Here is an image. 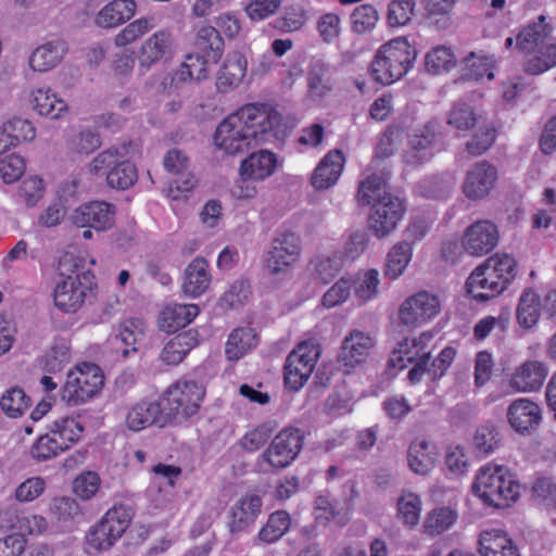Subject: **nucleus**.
Returning <instances> with one entry per match:
<instances>
[{
	"mask_svg": "<svg viewBox=\"0 0 556 556\" xmlns=\"http://www.w3.org/2000/svg\"><path fill=\"white\" fill-rule=\"evenodd\" d=\"M291 526L290 515L285 510H277L269 515L266 525H264L257 534V540L271 544L280 540Z\"/></svg>",
	"mask_w": 556,
	"mask_h": 556,
	"instance_id": "nucleus-46",
	"label": "nucleus"
},
{
	"mask_svg": "<svg viewBox=\"0 0 556 556\" xmlns=\"http://www.w3.org/2000/svg\"><path fill=\"white\" fill-rule=\"evenodd\" d=\"M33 109L40 115L61 118L67 112V103L50 87H38L30 93Z\"/></svg>",
	"mask_w": 556,
	"mask_h": 556,
	"instance_id": "nucleus-36",
	"label": "nucleus"
},
{
	"mask_svg": "<svg viewBox=\"0 0 556 556\" xmlns=\"http://www.w3.org/2000/svg\"><path fill=\"white\" fill-rule=\"evenodd\" d=\"M134 150L135 147L129 143L102 151L91 161L89 172L105 176L110 187L125 190L137 180V168L130 161Z\"/></svg>",
	"mask_w": 556,
	"mask_h": 556,
	"instance_id": "nucleus-4",
	"label": "nucleus"
},
{
	"mask_svg": "<svg viewBox=\"0 0 556 556\" xmlns=\"http://www.w3.org/2000/svg\"><path fill=\"white\" fill-rule=\"evenodd\" d=\"M3 134H8L10 147L18 142L31 141L36 137V128L29 119L23 117H12L4 123L1 129Z\"/></svg>",
	"mask_w": 556,
	"mask_h": 556,
	"instance_id": "nucleus-53",
	"label": "nucleus"
},
{
	"mask_svg": "<svg viewBox=\"0 0 556 556\" xmlns=\"http://www.w3.org/2000/svg\"><path fill=\"white\" fill-rule=\"evenodd\" d=\"M441 311V301L434 293L418 291L400 305L397 318L406 327H421L434 319Z\"/></svg>",
	"mask_w": 556,
	"mask_h": 556,
	"instance_id": "nucleus-14",
	"label": "nucleus"
},
{
	"mask_svg": "<svg viewBox=\"0 0 556 556\" xmlns=\"http://www.w3.org/2000/svg\"><path fill=\"white\" fill-rule=\"evenodd\" d=\"M45 192L46 185L43 179L38 175H31L21 182L17 195L26 206L34 207L43 198Z\"/></svg>",
	"mask_w": 556,
	"mask_h": 556,
	"instance_id": "nucleus-57",
	"label": "nucleus"
},
{
	"mask_svg": "<svg viewBox=\"0 0 556 556\" xmlns=\"http://www.w3.org/2000/svg\"><path fill=\"white\" fill-rule=\"evenodd\" d=\"M543 313L542 300L533 289L522 291L517 306V321L520 327L531 329Z\"/></svg>",
	"mask_w": 556,
	"mask_h": 556,
	"instance_id": "nucleus-41",
	"label": "nucleus"
},
{
	"mask_svg": "<svg viewBox=\"0 0 556 556\" xmlns=\"http://www.w3.org/2000/svg\"><path fill=\"white\" fill-rule=\"evenodd\" d=\"M437 123H429L422 131L409 138V150L406 151L405 160L408 164H420L430 160L439 150L434 128Z\"/></svg>",
	"mask_w": 556,
	"mask_h": 556,
	"instance_id": "nucleus-25",
	"label": "nucleus"
},
{
	"mask_svg": "<svg viewBox=\"0 0 556 556\" xmlns=\"http://www.w3.org/2000/svg\"><path fill=\"white\" fill-rule=\"evenodd\" d=\"M7 528L15 535H38L48 528L47 520L40 515L25 514L18 510L8 513Z\"/></svg>",
	"mask_w": 556,
	"mask_h": 556,
	"instance_id": "nucleus-39",
	"label": "nucleus"
},
{
	"mask_svg": "<svg viewBox=\"0 0 556 556\" xmlns=\"http://www.w3.org/2000/svg\"><path fill=\"white\" fill-rule=\"evenodd\" d=\"M478 544L481 556H519L513 540L501 529L481 531Z\"/></svg>",
	"mask_w": 556,
	"mask_h": 556,
	"instance_id": "nucleus-30",
	"label": "nucleus"
},
{
	"mask_svg": "<svg viewBox=\"0 0 556 556\" xmlns=\"http://www.w3.org/2000/svg\"><path fill=\"white\" fill-rule=\"evenodd\" d=\"M345 157L340 150H330L319 161L312 173L311 185L317 191L333 187L344 168Z\"/></svg>",
	"mask_w": 556,
	"mask_h": 556,
	"instance_id": "nucleus-23",
	"label": "nucleus"
},
{
	"mask_svg": "<svg viewBox=\"0 0 556 556\" xmlns=\"http://www.w3.org/2000/svg\"><path fill=\"white\" fill-rule=\"evenodd\" d=\"M498 231L489 220L471 224L464 232L462 248L469 255L482 256L490 253L497 244Z\"/></svg>",
	"mask_w": 556,
	"mask_h": 556,
	"instance_id": "nucleus-19",
	"label": "nucleus"
},
{
	"mask_svg": "<svg viewBox=\"0 0 556 556\" xmlns=\"http://www.w3.org/2000/svg\"><path fill=\"white\" fill-rule=\"evenodd\" d=\"M526 56V71L533 75L542 74L556 65V43L546 42Z\"/></svg>",
	"mask_w": 556,
	"mask_h": 556,
	"instance_id": "nucleus-45",
	"label": "nucleus"
},
{
	"mask_svg": "<svg viewBox=\"0 0 556 556\" xmlns=\"http://www.w3.org/2000/svg\"><path fill=\"white\" fill-rule=\"evenodd\" d=\"M29 399L23 389L10 388L0 399V407L9 417H20L28 408Z\"/></svg>",
	"mask_w": 556,
	"mask_h": 556,
	"instance_id": "nucleus-55",
	"label": "nucleus"
},
{
	"mask_svg": "<svg viewBox=\"0 0 556 556\" xmlns=\"http://www.w3.org/2000/svg\"><path fill=\"white\" fill-rule=\"evenodd\" d=\"M247 70V58L240 52L230 53L217 74V90L227 93L237 88L245 77Z\"/></svg>",
	"mask_w": 556,
	"mask_h": 556,
	"instance_id": "nucleus-29",
	"label": "nucleus"
},
{
	"mask_svg": "<svg viewBox=\"0 0 556 556\" xmlns=\"http://www.w3.org/2000/svg\"><path fill=\"white\" fill-rule=\"evenodd\" d=\"M432 339V332L424 331L417 337L401 340L389 356V367L402 370L408 364L430 358L429 345Z\"/></svg>",
	"mask_w": 556,
	"mask_h": 556,
	"instance_id": "nucleus-16",
	"label": "nucleus"
},
{
	"mask_svg": "<svg viewBox=\"0 0 556 556\" xmlns=\"http://www.w3.org/2000/svg\"><path fill=\"white\" fill-rule=\"evenodd\" d=\"M134 0H113L104 5L96 15L94 23L102 28H112L129 21L136 13Z\"/></svg>",
	"mask_w": 556,
	"mask_h": 556,
	"instance_id": "nucleus-35",
	"label": "nucleus"
},
{
	"mask_svg": "<svg viewBox=\"0 0 556 556\" xmlns=\"http://www.w3.org/2000/svg\"><path fill=\"white\" fill-rule=\"evenodd\" d=\"M163 416L162 404L152 401H142L132 405L125 417V425L128 430L138 432L153 424L163 426L166 422Z\"/></svg>",
	"mask_w": 556,
	"mask_h": 556,
	"instance_id": "nucleus-24",
	"label": "nucleus"
},
{
	"mask_svg": "<svg viewBox=\"0 0 556 556\" xmlns=\"http://www.w3.org/2000/svg\"><path fill=\"white\" fill-rule=\"evenodd\" d=\"M210 283L211 274L207 262L204 258H194L185 269L184 292L191 298H198L207 290Z\"/></svg>",
	"mask_w": 556,
	"mask_h": 556,
	"instance_id": "nucleus-37",
	"label": "nucleus"
},
{
	"mask_svg": "<svg viewBox=\"0 0 556 556\" xmlns=\"http://www.w3.org/2000/svg\"><path fill=\"white\" fill-rule=\"evenodd\" d=\"M517 263L506 253L486 258L469 275L466 289L472 299L485 302L505 291L516 276Z\"/></svg>",
	"mask_w": 556,
	"mask_h": 556,
	"instance_id": "nucleus-3",
	"label": "nucleus"
},
{
	"mask_svg": "<svg viewBox=\"0 0 556 556\" xmlns=\"http://www.w3.org/2000/svg\"><path fill=\"white\" fill-rule=\"evenodd\" d=\"M553 26L545 15H540L536 21L526 25L517 36V47L525 54L533 52L540 46L546 43L552 35Z\"/></svg>",
	"mask_w": 556,
	"mask_h": 556,
	"instance_id": "nucleus-33",
	"label": "nucleus"
},
{
	"mask_svg": "<svg viewBox=\"0 0 556 556\" xmlns=\"http://www.w3.org/2000/svg\"><path fill=\"white\" fill-rule=\"evenodd\" d=\"M548 374L546 365L540 361L528 359L519 364L509 376V387L515 392L530 393L539 391Z\"/></svg>",
	"mask_w": 556,
	"mask_h": 556,
	"instance_id": "nucleus-20",
	"label": "nucleus"
},
{
	"mask_svg": "<svg viewBox=\"0 0 556 556\" xmlns=\"http://www.w3.org/2000/svg\"><path fill=\"white\" fill-rule=\"evenodd\" d=\"M375 159L371 166L366 168L358 181L355 199L357 204L368 213L369 228L378 238L382 233V174L380 170H374V166L378 164Z\"/></svg>",
	"mask_w": 556,
	"mask_h": 556,
	"instance_id": "nucleus-9",
	"label": "nucleus"
},
{
	"mask_svg": "<svg viewBox=\"0 0 556 556\" xmlns=\"http://www.w3.org/2000/svg\"><path fill=\"white\" fill-rule=\"evenodd\" d=\"M275 427L270 422L261 424L249 430L240 440L241 447L250 453L258 451L269 440Z\"/></svg>",
	"mask_w": 556,
	"mask_h": 556,
	"instance_id": "nucleus-61",
	"label": "nucleus"
},
{
	"mask_svg": "<svg viewBox=\"0 0 556 556\" xmlns=\"http://www.w3.org/2000/svg\"><path fill=\"white\" fill-rule=\"evenodd\" d=\"M458 518L456 509L450 506H439L425 518L424 528L431 535L441 534L451 529Z\"/></svg>",
	"mask_w": 556,
	"mask_h": 556,
	"instance_id": "nucleus-47",
	"label": "nucleus"
},
{
	"mask_svg": "<svg viewBox=\"0 0 556 556\" xmlns=\"http://www.w3.org/2000/svg\"><path fill=\"white\" fill-rule=\"evenodd\" d=\"M413 249L407 242L395 244L388 253L384 275L392 279L400 277L410 262Z\"/></svg>",
	"mask_w": 556,
	"mask_h": 556,
	"instance_id": "nucleus-51",
	"label": "nucleus"
},
{
	"mask_svg": "<svg viewBox=\"0 0 556 556\" xmlns=\"http://www.w3.org/2000/svg\"><path fill=\"white\" fill-rule=\"evenodd\" d=\"M132 519V511L126 505L111 507L102 518L88 530L85 548L88 554L110 549L126 532Z\"/></svg>",
	"mask_w": 556,
	"mask_h": 556,
	"instance_id": "nucleus-5",
	"label": "nucleus"
},
{
	"mask_svg": "<svg viewBox=\"0 0 556 556\" xmlns=\"http://www.w3.org/2000/svg\"><path fill=\"white\" fill-rule=\"evenodd\" d=\"M397 515L404 525L415 527L419 523L421 500L413 492H403L397 500Z\"/></svg>",
	"mask_w": 556,
	"mask_h": 556,
	"instance_id": "nucleus-52",
	"label": "nucleus"
},
{
	"mask_svg": "<svg viewBox=\"0 0 556 556\" xmlns=\"http://www.w3.org/2000/svg\"><path fill=\"white\" fill-rule=\"evenodd\" d=\"M320 356V346L314 339L304 340L290 352L285 365V383L298 391L311 377Z\"/></svg>",
	"mask_w": 556,
	"mask_h": 556,
	"instance_id": "nucleus-10",
	"label": "nucleus"
},
{
	"mask_svg": "<svg viewBox=\"0 0 556 556\" xmlns=\"http://www.w3.org/2000/svg\"><path fill=\"white\" fill-rule=\"evenodd\" d=\"M300 255L299 236L291 231H278L264 256V270L273 278H289Z\"/></svg>",
	"mask_w": 556,
	"mask_h": 556,
	"instance_id": "nucleus-7",
	"label": "nucleus"
},
{
	"mask_svg": "<svg viewBox=\"0 0 556 556\" xmlns=\"http://www.w3.org/2000/svg\"><path fill=\"white\" fill-rule=\"evenodd\" d=\"M204 394L203 386L195 381H177L168 388L162 401L164 408L167 409L166 418L179 416L187 418L195 415Z\"/></svg>",
	"mask_w": 556,
	"mask_h": 556,
	"instance_id": "nucleus-11",
	"label": "nucleus"
},
{
	"mask_svg": "<svg viewBox=\"0 0 556 556\" xmlns=\"http://www.w3.org/2000/svg\"><path fill=\"white\" fill-rule=\"evenodd\" d=\"M66 45L62 40H52L37 47L28 58V65L34 72H48L64 58Z\"/></svg>",
	"mask_w": 556,
	"mask_h": 556,
	"instance_id": "nucleus-32",
	"label": "nucleus"
},
{
	"mask_svg": "<svg viewBox=\"0 0 556 556\" xmlns=\"http://www.w3.org/2000/svg\"><path fill=\"white\" fill-rule=\"evenodd\" d=\"M351 20L353 30L363 34L371 30L376 26L379 21V14L374 7L362 4L353 11Z\"/></svg>",
	"mask_w": 556,
	"mask_h": 556,
	"instance_id": "nucleus-62",
	"label": "nucleus"
},
{
	"mask_svg": "<svg viewBox=\"0 0 556 556\" xmlns=\"http://www.w3.org/2000/svg\"><path fill=\"white\" fill-rule=\"evenodd\" d=\"M303 435L298 429H283L258 456L256 467L262 472L280 470L290 466L300 454Z\"/></svg>",
	"mask_w": 556,
	"mask_h": 556,
	"instance_id": "nucleus-8",
	"label": "nucleus"
},
{
	"mask_svg": "<svg viewBox=\"0 0 556 556\" xmlns=\"http://www.w3.org/2000/svg\"><path fill=\"white\" fill-rule=\"evenodd\" d=\"M155 26L156 21L153 16H141L134 20L116 34L114 45L117 48H126L137 42Z\"/></svg>",
	"mask_w": 556,
	"mask_h": 556,
	"instance_id": "nucleus-44",
	"label": "nucleus"
},
{
	"mask_svg": "<svg viewBox=\"0 0 556 556\" xmlns=\"http://www.w3.org/2000/svg\"><path fill=\"white\" fill-rule=\"evenodd\" d=\"M147 324L142 318H126L106 340V349L116 361H125L137 354L143 341Z\"/></svg>",
	"mask_w": 556,
	"mask_h": 556,
	"instance_id": "nucleus-13",
	"label": "nucleus"
},
{
	"mask_svg": "<svg viewBox=\"0 0 556 556\" xmlns=\"http://www.w3.org/2000/svg\"><path fill=\"white\" fill-rule=\"evenodd\" d=\"M278 160L275 153L268 150L254 152L240 164V176L264 180L271 176L277 168Z\"/></svg>",
	"mask_w": 556,
	"mask_h": 556,
	"instance_id": "nucleus-31",
	"label": "nucleus"
},
{
	"mask_svg": "<svg viewBox=\"0 0 556 556\" xmlns=\"http://www.w3.org/2000/svg\"><path fill=\"white\" fill-rule=\"evenodd\" d=\"M262 505V498L255 494L240 498L230 510V532H241L251 527L261 514Z\"/></svg>",
	"mask_w": 556,
	"mask_h": 556,
	"instance_id": "nucleus-27",
	"label": "nucleus"
},
{
	"mask_svg": "<svg viewBox=\"0 0 556 556\" xmlns=\"http://www.w3.org/2000/svg\"><path fill=\"white\" fill-rule=\"evenodd\" d=\"M25 169V160L20 154L11 153L0 159V176L5 184L18 180Z\"/></svg>",
	"mask_w": 556,
	"mask_h": 556,
	"instance_id": "nucleus-63",
	"label": "nucleus"
},
{
	"mask_svg": "<svg viewBox=\"0 0 556 556\" xmlns=\"http://www.w3.org/2000/svg\"><path fill=\"white\" fill-rule=\"evenodd\" d=\"M456 65V58L451 48L437 46L425 56V68L428 73L439 75L450 72Z\"/></svg>",
	"mask_w": 556,
	"mask_h": 556,
	"instance_id": "nucleus-48",
	"label": "nucleus"
},
{
	"mask_svg": "<svg viewBox=\"0 0 556 556\" xmlns=\"http://www.w3.org/2000/svg\"><path fill=\"white\" fill-rule=\"evenodd\" d=\"M493 65V58L470 53V55L464 60V76L466 79L480 80L486 77L491 80L494 77Z\"/></svg>",
	"mask_w": 556,
	"mask_h": 556,
	"instance_id": "nucleus-54",
	"label": "nucleus"
},
{
	"mask_svg": "<svg viewBox=\"0 0 556 556\" xmlns=\"http://www.w3.org/2000/svg\"><path fill=\"white\" fill-rule=\"evenodd\" d=\"M496 179V168L488 162H479L468 170L463 192L470 200L483 199L494 188Z\"/></svg>",
	"mask_w": 556,
	"mask_h": 556,
	"instance_id": "nucleus-22",
	"label": "nucleus"
},
{
	"mask_svg": "<svg viewBox=\"0 0 556 556\" xmlns=\"http://www.w3.org/2000/svg\"><path fill=\"white\" fill-rule=\"evenodd\" d=\"M471 491L483 505L502 509L517 502L520 484L508 467L490 462L477 470Z\"/></svg>",
	"mask_w": 556,
	"mask_h": 556,
	"instance_id": "nucleus-2",
	"label": "nucleus"
},
{
	"mask_svg": "<svg viewBox=\"0 0 556 556\" xmlns=\"http://www.w3.org/2000/svg\"><path fill=\"white\" fill-rule=\"evenodd\" d=\"M67 450L62 442L53 435L51 429L40 435L30 448V455L34 459L43 462L52 459Z\"/></svg>",
	"mask_w": 556,
	"mask_h": 556,
	"instance_id": "nucleus-50",
	"label": "nucleus"
},
{
	"mask_svg": "<svg viewBox=\"0 0 556 556\" xmlns=\"http://www.w3.org/2000/svg\"><path fill=\"white\" fill-rule=\"evenodd\" d=\"M258 338L254 329L242 327L235 329L228 337L225 353L229 361H238L256 348Z\"/></svg>",
	"mask_w": 556,
	"mask_h": 556,
	"instance_id": "nucleus-42",
	"label": "nucleus"
},
{
	"mask_svg": "<svg viewBox=\"0 0 556 556\" xmlns=\"http://www.w3.org/2000/svg\"><path fill=\"white\" fill-rule=\"evenodd\" d=\"M372 345V339L369 336L354 331L343 341L340 359L345 366H354L363 361Z\"/></svg>",
	"mask_w": 556,
	"mask_h": 556,
	"instance_id": "nucleus-40",
	"label": "nucleus"
},
{
	"mask_svg": "<svg viewBox=\"0 0 556 556\" xmlns=\"http://www.w3.org/2000/svg\"><path fill=\"white\" fill-rule=\"evenodd\" d=\"M406 212L405 200L384 191V235L393 230Z\"/></svg>",
	"mask_w": 556,
	"mask_h": 556,
	"instance_id": "nucleus-59",
	"label": "nucleus"
},
{
	"mask_svg": "<svg viewBox=\"0 0 556 556\" xmlns=\"http://www.w3.org/2000/svg\"><path fill=\"white\" fill-rule=\"evenodd\" d=\"M198 344L192 331H185L170 339L161 352V359L167 365H178Z\"/></svg>",
	"mask_w": 556,
	"mask_h": 556,
	"instance_id": "nucleus-43",
	"label": "nucleus"
},
{
	"mask_svg": "<svg viewBox=\"0 0 556 556\" xmlns=\"http://www.w3.org/2000/svg\"><path fill=\"white\" fill-rule=\"evenodd\" d=\"M176 51L177 40L173 30L161 28L141 42L137 52L139 70L146 73L160 63L168 62Z\"/></svg>",
	"mask_w": 556,
	"mask_h": 556,
	"instance_id": "nucleus-12",
	"label": "nucleus"
},
{
	"mask_svg": "<svg viewBox=\"0 0 556 556\" xmlns=\"http://www.w3.org/2000/svg\"><path fill=\"white\" fill-rule=\"evenodd\" d=\"M219 60H210L208 54L194 50L186 55L173 80L178 83L202 81L208 78L210 67Z\"/></svg>",
	"mask_w": 556,
	"mask_h": 556,
	"instance_id": "nucleus-26",
	"label": "nucleus"
},
{
	"mask_svg": "<svg viewBox=\"0 0 556 556\" xmlns=\"http://www.w3.org/2000/svg\"><path fill=\"white\" fill-rule=\"evenodd\" d=\"M437 457V445L425 438H416L408 448V466L418 475H427L434 467Z\"/></svg>",
	"mask_w": 556,
	"mask_h": 556,
	"instance_id": "nucleus-34",
	"label": "nucleus"
},
{
	"mask_svg": "<svg viewBox=\"0 0 556 556\" xmlns=\"http://www.w3.org/2000/svg\"><path fill=\"white\" fill-rule=\"evenodd\" d=\"M379 273L376 269H368L363 273H358L356 278L352 280L354 287L355 296L365 303L372 299L377 293V287L379 283Z\"/></svg>",
	"mask_w": 556,
	"mask_h": 556,
	"instance_id": "nucleus-58",
	"label": "nucleus"
},
{
	"mask_svg": "<svg viewBox=\"0 0 556 556\" xmlns=\"http://www.w3.org/2000/svg\"><path fill=\"white\" fill-rule=\"evenodd\" d=\"M224 42L214 26H203L198 30L195 50L207 53L210 60H220Z\"/></svg>",
	"mask_w": 556,
	"mask_h": 556,
	"instance_id": "nucleus-49",
	"label": "nucleus"
},
{
	"mask_svg": "<svg viewBox=\"0 0 556 556\" xmlns=\"http://www.w3.org/2000/svg\"><path fill=\"white\" fill-rule=\"evenodd\" d=\"M455 180L452 176L429 177L418 184L417 191L425 198H444L454 187Z\"/></svg>",
	"mask_w": 556,
	"mask_h": 556,
	"instance_id": "nucleus-60",
	"label": "nucleus"
},
{
	"mask_svg": "<svg viewBox=\"0 0 556 556\" xmlns=\"http://www.w3.org/2000/svg\"><path fill=\"white\" fill-rule=\"evenodd\" d=\"M200 313L195 304L169 303L159 315V327L165 332H175L188 326Z\"/></svg>",
	"mask_w": 556,
	"mask_h": 556,
	"instance_id": "nucleus-28",
	"label": "nucleus"
},
{
	"mask_svg": "<svg viewBox=\"0 0 556 556\" xmlns=\"http://www.w3.org/2000/svg\"><path fill=\"white\" fill-rule=\"evenodd\" d=\"M416 50L405 37H399L384 45V85L399 80L412 67Z\"/></svg>",
	"mask_w": 556,
	"mask_h": 556,
	"instance_id": "nucleus-15",
	"label": "nucleus"
},
{
	"mask_svg": "<svg viewBox=\"0 0 556 556\" xmlns=\"http://www.w3.org/2000/svg\"><path fill=\"white\" fill-rule=\"evenodd\" d=\"M90 287L78 276H68L58 282L54 289V305L64 313H75L85 303Z\"/></svg>",
	"mask_w": 556,
	"mask_h": 556,
	"instance_id": "nucleus-21",
	"label": "nucleus"
},
{
	"mask_svg": "<svg viewBox=\"0 0 556 556\" xmlns=\"http://www.w3.org/2000/svg\"><path fill=\"white\" fill-rule=\"evenodd\" d=\"M506 417L515 432L527 435L542 422V408L531 399L519 397L509 404Z\"/></svg>",
	"mask_w": 556,
	"mask_h": 556,
	"instance_id": "nucleus-18",
	"label": "nucleus"
},
{
	"mask_svg": "<svg viewBox=\"0 0 556 556\" xmlns=\"http://www.w3.org/2000/svg\"><path fill=\"white\" fill-rule=\"evenodd\" d=\"M102 480L96 471H84L73 480V492L83 501L93 498L101 489Z\"/></svg>",
	"mask_w": 556,
	"mask_h": 556,
	"instance_id": "nucleus-56",
	"label": "nucleus"
},
{
	"mask_svg": "<svg viewBox=\"0 0 556 556\" xmlns=\"http://www.w3.org/2000/svg\"><path fill=\"white\" fill-rule=\"evenodd\" d=\"M104 384L101 368L92 363H81L68 371L61 389V400L70 406L83 404L96 396Z\"/></svg>",
	"mask_w": 556,
	"mask_h": 556,
	"instance_id": "nucleus-6",
	"label": "nucleus"
},
{
	"mask_svg": "<svg viewBox=\"0 0 556 556\" xmlns=\"http://www.w3.org/2000/svg\"><path fill=\"white\" fill-rule=\"evenodd\" d=\"M48 429H51L53 435L56 437L68 451L81 440L85 432V425L78 415H66L51 421Z\"/></svg>",
	"mask_w": 556,
	"mask_h": 556,
	"instance_id": "nucleus-38",
	"label": "nucleus"
},
{
	"mask_svg": "<svg viewBox=\"0 0 556 556\" xmlns=\"http://www.w3.org/2000/svg\"><path fill=\"white\" fill-rule=\"evenodd\" d=\"M116 208L105 201H92L75 208L71 215L74 225L105 231L115 223Z\"/></svg>",
	"mask_w": 556,
	"mask_h": 556,
	"instance_id": "nucleus-17",
	"label": "nucleus"
},
{
	"mask_svg": "<svg viewBox=\"0 0 556 556\" xmlns=\"http://www.w3.org/2000/svg\"><path fill=\"white\" fill-rule=\"evenodd\" d=\"M280 114L265 103H249L226 116L214 134V144L225 154L237 155L278 138Z\"/></svg>",
	"mask_w": 556,
	"mask_h": 556,
	"instance_id": "nucleus-1",
	"label": "nucleus"
},
{
	"mask_svg": "<svg viewBox=\"0 0 556 556\" xmlns=\"http://www.w3.org/2000/svg\"><path fill=\"white\" fill-rule=\"evenodd\" d=\"M415 2L413 0H394L388 8V23L392 27L406 25L414 15Z\"/></svg>",
	"mask_w": 556,
	"mask_h": 556,
	"instance_id": "nucleus-64",
	"label": "nucleus"
}]
</instances>
